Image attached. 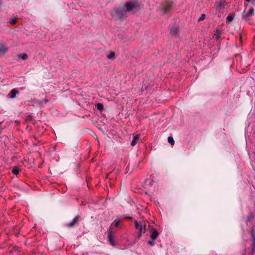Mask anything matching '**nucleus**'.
Listing matches in <instances>:
<instances>
[{
    "instance_id": "1",
    "label": "nucleus",
    "mask_w": 255,
    "mask_h": 255,
    "mask_svg": "<svg viewBox=\"0 0 255 255\" xmlns=\"http://www.w3.org/2000/svg\"><path fill=\"white\" fill-rule=\"evenodd\" d=\"M111 14L117 20H121L127 16V13L124 7H115L114 10L111 12Z\"/></svg>"
},
{
    "instance_id": "2",
    "label": "nucleus",
    "mask_w": 255,
    "mask_h": 255,
    "mask_svg": "<svg viewBox=\"0 0 255 255\" xmlns=\"http://www.w3.org/2000/svg\"><path fill=\"white\" fill-rule=\"evenodd\" d=\"M124 8L127 13L132 11H137L140 9V4L137 0H131L127 1Z\"/></svg>"
},
{
    "instance_id": "3",
    "label": "nucleus",
    "mask_w": 255,
    "mask_h": 255,
    "mask_svg": "<svg viewBox=\"0 0 255 255\" xmlns=\"http://www.w3.org/2000/svg\"><path fill=\"white\" fill-rule=\"evenodd\" d=\"M145 188L147 189L149 192L152 191L154 190L152 189V187H155L156 183L153 181L151 179H148L145 181Z\"/></svg>"
},
{
    "instance_id": "4",
    "label": "nucleus",
    "mask_w": 255,
    "mask_h": 255,
    "mask_svg": "<svg viewBox=\"0 0 255 255\" xmlns=\"http://www.w3.org/2000/svg\"><path fill=\"white\" fill-rule=\"evenodd\" d=\"M226 5V2L217 1L215 4V7L219 12L221 9H224Z\"/></svg>"
},
{
    "instance_id": "5",
    "label": "nucleus",
    "mask_w": 255,
    "mask_h": 255,
    "mask_svg": "<svg viewBox=\"0 0 255 255\" xmlns=\"http://www.w3.org/2000/svg\"><path fill=\"white\" fill-rule=\"evenodd\" d=\"M179 29L178 26H173L170 28V33L173 36L178 37L179 35Z\"/></svg>"
},
{
    "instance_id": "6",
    "label": "nucleus",
    "mask_w": 255,
    "mask_h": 255,
    "mask_svg": "<svg viewBox=\"0 0 255 255\" xmlns=\"http://www.w3.org/2000/svg\"><path fill=\"white\" fill-rule=\"evenodd\" d=\"M108 239L110 244L113 246L116 245L114 240V236L113 235V233L112 231L108 230Z\"/></svg>"
},
{
    "instance_id": "7",
    "label": "nucleus",
    "mask_w": 255,
    "mask_h": 255,
    "mask_svg": "<svg viewBox=\"0 0 255 255\" xmlns=\"http://www.w3.org/2000/svg\"><path fill=\"white\" fill-rule=\"evenodd\" d=\"M79 219V216H76L72 221H71V222L66 224V226L70 228L74 227L75 225V224L78 222Z\"/></svg>"
},
{
    "instance_id": "8",
    "label": "nucleus",
    "mask_w": 255,
    "mask_h": 255,
    "mask_svg": "<svg viewBox=\"0 0 255 255\" xmlns=\"http://www.w3.org/2000/svg\"><path fill=\"white\" fill-rule=\"evenodd\" d=\"M172 7V3L170 1H166L165 4H164L162 6L163 9H164V12L166 13V12L169 10Z\"/></svg>"
},
{
    "instance_id": "9",
    "label": "nucleus",
    "mask_w": 255,
    "mask_h": 255,
    "mask_svg": "<svg viewBox=\"0 0 255 255\" xmlns=\"http://www.w3.org/2000/svg\"><path fill=\"white\" fill-rule=\"evenodd\" d=\"M140 138V135L139 134H136L135 136H133V139L131 141V142L130 143L131 145L133 146H134L137 142L139 141Z\"/></svg>"
},
{
    "instance_id": "10",
    "label": "nucleus",
    "mask_w": 255,
    "mask_h": 255,
    "mask_svg": "<svg viewBox=\"0 0 255 255\" xmlns=\"http://www.w3.org/2000/svg\"><path fill=\"white\" fill-rule=\"evenodd\" d=\"M145 227H146V226H145V224L143 223V222H141L140 223V224L139 225V227L138 229L139 233H141L142 234L144 233L146 231Z\"/></svg>"
},
{
    "instance_id": "11",
    "label": "nucleus",
    "mask_w": 255,
    "mask_h": 255,
    "mask_svg": "<svg viewBox=\"0 0 255 255\" xmlns=\"http://www.w3.org/2000/svg\"><path fill=\"white\" fill-rule=\"evenodd\" d=\"M120 222V220H115L114 222L111 224L109 230L111 231L113 227H119Z\"/></svg>"
},
{
    "instance_id": "12",
    "label": "nucleus",
    "mask_w": 255,
    "mask_h": 255,
    "mask_svg": "<svg viewBox=\"0 0 255 255\" xmlns=\"http://www.w3.org/2000/svg\"><path fill=\"white\" fill-rule=\"evenodd\" d=\"M159 235L158 232L156 230L153 229L150 237L153 240H155Z\"/></svg>"
},
{
    "instance_id": "13",
    "label": "nucleus",
    "mask_w": 255,
    "mask_h": 255,
    "mask_svg": "<svg viewBox=\"0 0 255 255\" xmlns=\"http://www.w3.org/2000/svg\"><path fill=\"white\" fill-rule=\"evenodd\" d=\"M6 50L2 44L0 45V56L4 55Z\"/></svg>"
},
{
    "instance_id": "14",
    "label": "nucleus",
    "mask_w": 255,
    "mask_h": 255,
    "mask_svg": "<svg viewBox=\"0 0 255 255\" xmlns=\"http://www.w3.org/2000/svg\"><path fill=\"white\" fill-rule=\"evenodd\" d=\"M254 14V9L253 8H251L247 14L245 15L246 17H251Z\"/></svg>"
},
{
    "instance_id": "15",
    "label": "nucleus",
    "mask_w": 255,
    "mask_h": 255,
    "mask_svg": "<svg viewBox=\"0 0 255 255\" xmlns=\"http://www.w3.org/2000/svg\"><path fill=\"white\" fill-rule=\"evenodd\" d=\"M221 31L219 29H217L216 33L214 34V37L217 40H219L221 35Z\"/></svg>"
},
{
    "instance_id": "16",
    "label": "nucleus",
    "mask_w": 255,
    "mask_h": 255,
    "mask_svg": "<svg viewBox=\"0 0 255 255\" xmlns=\"http://www.w3.org/2000/svg\"><path fill=\"white\" fill-rule=\"evenodd\" d=\"M17 57L19 59H22V60H26L28 58V55L26 53H22L19 54L17 55Z\"/></svg>"
},
{
    "instance_id": "17",
    "label": "nucleus",
    "mask_w": 255,
    "mask_h": 255,
    "mask_svg": "<svg viewBox=\"0 0 255 255\" xmlns=\"http://www.w3.org/2000/svg\"><path fill=\"white\" fill-rule=\"evenodd\" d=\"M107 58L108 59L114 60L116 58L115 53L114 52H111L109 54L107 55Z\"/></svg>"
},
{
    "instance_id": "18",
    "label": "nucleus",
    "mask_w": 255,
    "mask_h": 255,
    "mask_svg": "<svg viewBox=\"0 0 255 255\" xmlns=\"http://www.w3.org/2000/svg\"><path fill=\"white\" fill-rule=\"evenodd\" d=\"M96 108L100 111H102L104 109V106L101 103H98L96 105Z\"/></svg>"
},
{
    "instance_id": "19",
    "label": "nucleus",
    "mask_w": 255,
    "mask_h": 255,
    "mask_svg": "<svg viewBox=\"0 0 255 255\" xmlns=\"http://www.w3.org/2000/svg\"><path fill=\"white\" fill-rule=\"evenodd\" d=\"M16 96V88L13 89L10 93V97L11 98H13Z\"/></svg>"
},
{
    "instance_id": "20",
    "label": "nucleus",
    "mask_w": 255,
    "mask_h": 255,
    "mask_svg": "<svg viewBox=\"0 0 255 255\" xmlns=\"http://www.w3.org/2000/svg\"><path fill=\"white\" fill-rule=\"evenodd\" d=\"M254 218V215L252 213H250L247 217V222H251Z\"/></svg>"
},
{
    "instance_id": "21",
    "label": "nucleus",
    "mask_w": 255,
    "mask_h": 255,
    "mask_svg": "<svg viewBox=\"0 0 255 255\" xmlns=\"http://www.w3.org/2000/svg\"><path fill=\"white\" fill-rule=\"evenodd\" d=\"M168 142L172 145L174 144V140L172 136H169L168 137Z\"/></svg>"
},
{
    "instance_id": "22",
    "label": "nucleus",
    "mask_w": 255,
    "mask_h": 255,
    "mask_svg": "<svg viewBox=\"0 0 255 255\" xmlns=\"http://www.w3.org/2000/svg\"><path fill=\"white\" fill-rule=\"evenodd\" d=\"M234 18V16L232 15H229L227 17V20L229 22H231Z\"/></svg>"
},
{
    "instance_id": "23",
    "label": "nucleus",
    "mask_w": 255,
    "mask_h": 255,
    "mask_svg": "<svg viewBox=\"0 0 255 255\" xmlns=\"http://www.w3.org/2000/svg\"><path fill=\"white\" fill-rule=\"evenodd\" d=\"M141 223V222L138 223L137 221H135L134 224H135V227L136 229L138 230L139 227V225Z\"/></svg>"
},
{
    "instance_id": "24",
    "label": "nucleus",
    "mask_w": 255,
    "mask_h": 255,
    "mask_svg": "<svg viewBox=\"0 0 255 255\" xmlns=\"http://www.w3.org/2000/svg\"><path fill=\"white\" fill-rule=\"evenodd\" d=\"M205 18V14H202L200 17L198 19V21H201L203 20Z\"/></svg>"
},
{
    "instance_id": "25",
    "label": "nucleus",
    "mask_w": 255,
    "mask_h": 255,
    "mask_svg": "<svg viewBox=\"0 0 255 255\" xmlns=\"http://www.w3.org/2000/svg\"><path fill=\"white\" fill-rule=\"evenodd\" d=\"M148 244L151 246H153L155 244V240L149 241Z\"/></svg>"
},
{
    "instance_id": "26",
    "label": "nucleus",
    "mask_w": 255,
    "mask_h": 255,
    "mask_svg": "<svg viewBox=\"0 0 255 255\" xmlns=\"http://www.w3.org/2000/svg\"><path fill=\"white\" fill-rule=\"evenodd\" d=\"M48 102V100H46V99H44V100L43 101H38V103H39V104L41 106H42L43 105V103H44V104L46 103L47 102Z\"/></svg>"
},
{
    "instance_id": "27",
    "label": "nucleus",
    "mask_w": 255,
    "mask_h": 255,
    "mask_svg": "<svg viewBox=\"0 0 255 255\" xmlns=\"http://www.w3.org/2000/svg\"><path fill=\"white\" fill-rule=\"evenodd\" d=\"M10 23L13 24V25H14L16 24V18H14L13 19H12L10 21Z\"/></svg>"
},
{
    "instance_id": "28",
    "label": "nucleus",
    "mask_w": 255,
    "mask_h": 255,
    "mask_svg": "<svg viewBox=\"0 0 255 255\" xmlns=\"http://www.w3.org/2000/svg\"><path fill=\"white\" fill-rule=\"evenodd\" d=\"M12 172L14 175H16V166H14L12 168Z\"/></svg>"
},
{
    "instance_id": "29",
    "label": "nucleus",
    "mask_w": 255,
    "mask_h": 255,
    "mask_svg": "<svg viewBox=\"0 0 255 255\" xmlns=\"http://www.w3.org/2000/svg\"><path fill=\"white\" fill-rule=\"evenodd\" d=\"M142 234V233H139V234H138V239H139V238L141 237Z\"/></svg>"
},
{
    "instance_id": "30",
    "label": "nucleus",
    "mask_w": 255,
    "mask_h": 255,
    "mask_svg": "<svg viewBox=\"0 0 255 255\" xmlns=\"http://www.w3.org/2000/svg\"><path fill=\"white\" fill-rule=\"evenodd\" d=\"M112 173H109L107 175V178H110V175Z\"/></svg>"
},
{
    "instance_id": "31",
    "label": "nucleus",
    "mask_w": 255,
    "mask_h": 255,
    "mask_svg": "<svg viewBox=\"0 0 255 255\" xmlns=\"http://www.w3.org/2000/svg\"><path fill=\"white\" fill-rule=\"evenodd\" d=\"M254 4H255V0H254V2H252Z\"/></svg>"
},
{
    "instance_id": "32",
    "label": "nucleus",
    "mask_w": 255,
    "mask_h": 255,
    "mask_svg": "<svg viewBox=\"0 0 255 255\" xmlns=\"http://www.w3.org/2000/svg\"><path fill=\"white\" fill-rule=\"evenodd\" d=\"M248 2H250L251 0H246Z\"/></svg>"
},
{
    "instance_id": "33",
    "label": "nucleus",
    "mask_w": 255,
    "mask_h": 255,
    "mask_svg": "<svg viewBox=\"0 0 255 255\" xmlns=\"http://www.w3.org/2000/svg\"><path fill=\"white\" fill-rule=\"evenodd\" d=\"M16 173H17V174H18V169L17 168V171H16Z\"/></svg>"
},
{
    "instance_id": "34",
    "label": "nucleus",
    "mask_w": 255,
    "mask_h": 255,
    "mask_svg": "<svg viewBox=\"0 0 255 255\" xmlns=\"http://www.w3.org/2000/svg\"><path fill=\"white\" fill-rule=\"evenodd\" d=\"M28 117L29 118V119H30V120H31V116H29Z\"/></svg>"
},
{
    "instance_id": "35",
    "label": "nucleus",
    "mask_w": 255,
    "mask_h": 255,
    "mask_svg": "<svg viewBox=\"0 0 255 255\" xmlns=\"http://www.w3.org/2000/svg\"><path fill=\"white\" fill-rule=\"evenodd\" d=\"M127 218L129 219H131V217H128Z\"/></svg>"
},
{
    "instance_id": "36",
    "label": "nucleus",
    "mask_w": 255,
    "mask_h": 255,
    "mask_svg": "<svg viewBox=\"0 0 255 255\" xmlns=\"http://www.w3.org/2000/svg\"><path fill=\"white\" fill-rule=\"evenodd\" d=\"M1 4V0H0V5Z\"/></svg>"
},
{
    "instance_id": "37",
    "label": "nucleus",
    "mask_w": 255,
    "mask_h": 255,
    "mask_svg": "<svg viewBox=\"0 0 255 255\" xmlns=\"http://www.w3.org/2000/svg\"><path fill=\"white\" fill-rule=\"evenodd\" d=\"M16 93H17V94H18V91L17 90Z\"/></svg>"
}]
</instances>
